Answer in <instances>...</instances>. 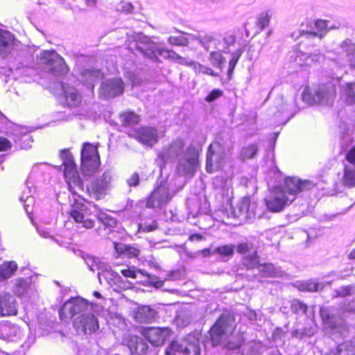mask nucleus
Listing matches in <instances>:
<instances>
[{"mask_svg":"<svg viewBox=\"0 0 355 355\" xmlns=\"http://www.w3.org/2000/svg\"><path fill=\"white\" fill-rule=\"evenodd\" d=\"M258 270L263 276L277 277L283 275L284 272L272 263L257 264Z\"/></svg>","mask_w":355,"mask_h":355,"instance_id":"c9c22d12","label":"nucleus"},{"mask_svg":"<svg viewBox=\"0 0 355 355\" xmlns=\"http://www.w3.org/2000/svg\"><path fill=\"white\" fill-rule=\"evenodd\" d=\"M112 177L110 171H105L94 179L87 187V193L97 200L104 198L112 187Z\"/></svg>","mask_w":355,"mask_h":355,"instance_id":"f8f14e48","label":"nucleus"},{"mask_svg":"<svg viewBox=\"0 0 355 355\" xmlns=\"http://www.w3.org/2000/svg\"><path fill=\"white\" fill-rule=\"evenodd\" d=\"M296 288L300 291L315 292L320 287V284L313 280L297 282Z\"/></svg>","mask_w":355,"mask_h":355,"instance_id":"c03bdc74","label":"nucleus"},{"mask_svg":"<svg viewBox=\"0 0 355 355\" xmlns=\"http://www.w3.org/2000/svg\"><path fill=\"white\" fill-rule=\"evenodd\" d=\"M97 315L93 311H87L76 317L73 322V327L79 334H91L99 329Z\"/></svg>","mask_w":355,"mask_h":355,"instance_id":"4468645a","label":"nucleus"},{"mask_svg":"<svg viewBox=\"0 0 355 355\" xmlns=\"http://www.w3.org/2000/svg\"><path fill=\"white\" fill-rule=\"evenodd\" d=\"M336 97V87L332 83L319 85L318 87H306L302 92V101L308 105L320 104L331 105Z\"/></svg>","mask_w":355,"mask_h":355,"instance_id":"20e7f679","label":"nucleus"},{"mask_svg":"<svg viewBox=\"0 0 355 355\" xmlns=\"http://www.w3.org/2000/svg\"><path fill=\"white\" fill-rule=\"evenodd\" d=\"M256 203L252 202L249 197H244L234 208L232 212V217L241 221H250L256 216Z\"/></svg>","mask_w":355,"mask_h":355,"instance_id":"a211bd4d","label":"nucleus"},{"mask_svg":"<svg viewBox=\"0 0 355 355\" xmlns=\"http://www.w3.org/2000/svg\"><path fill=\"white\" fill-rule=\"evenodd\" d=\"M170 328L146 327L141 330L143 336L153 345H162L170 336Z\"/></svg>","mask_w":355,"mask_h":355,"instance_id":"6ab92c4d","label":"nucleus"},{"mask_svg":"<svg viewBox=\"0 0 355 355\" xmlns=\"http://www.w3.org/2000/svg\"><path fill=\"white\" fill-rule=\"evenodd\" d=\"M129 136L135 137L139 142L152 146L157 141V133L156 129L151 127H143L134 130L128 133Z\"/></svg>","mask_w":355,"mask_h":355,"instance_id":"393cba45","label":"nucleus"},{"mask_svg":"<svg viewBox=\"0 0 355 355\" xmlns=\"http://www.w3.org/2000/svg\"><path fill=\"white\" fill-rule=\"evenodd\" d=\"M168 41L171 44L178 46H186L188 44L187 38L183 35L170 36Z\"/></svg>","mask_w":355,"mask_h":355,"instance_id":"4d7b16f0","label":"nucleus"},{"mask_svg":"<svg viewBox=\"0 0 355 355\" xmlns=\"http://www.w3.org/2000/svg\"><path fill=\"white\" fill-rule=\"evenodd\" d=\"M124 83L121 78H114L102 83L99 94L105 98H113L123 94Z\"/></svg>","mask_w":355,"mask_h":355,"instance_id":"aec40b11","label":"nucleus"},{"mask_svg":"<svg viewBox=\"0 0 355 355\" xmlns=\"http://www.w3.org/2000/svg\"><path fill=\"white\" fill-rule=\"evenodd\" d=\"M184 143L181 139L173 141L162 148L158 154V162L163 164L178 161L177 172L180 175H193L196 169L198 153L196 148L189 147L184 151ZM162 168V163H159Z\"/></svg>","mask_w":355,"mask_h":355,"instance_id":"f03ea898","label":"nucleus"},{"mask_svg":"<svg viewBox=\"0 0 355 355\" xmlns=\"http://www.w3.org/2000/svg\"><path fill=\"white\" fill-rule=\"evenodd\" d=\"M157 315V311L149 306H141L138 307L135 313V319L139 322H150L153 320Z\"/></svg>","mask_w":355,"mask_h":355,"instance_id":"72a5a7b5","label":"nucleus"},{"mask_svg":"<svg viewBox=\"0 0 355 355\" xmlns=\"http://www.w3.org/2000/svg\"><path fill=\"white\" fill-rule=\"evenodd\" d=\"M258 147L257 144H252L243 147L241 150V157L243 159L253 158L257 153Z\"/></svg>","mask_w":355,"mask_h":355,"instance_id":"09e8293b","label":"nucleus"},{"mask_svg":"<svg viewBox=\"0 0 355 355\" xmlns=\"http://www.w3.org/2000/svg\"><path fill=\"white\" fill-rule=\"evenodd\" d=\"M291 310L296 313H306L307 306L302 302L295 300H293L291 304Z\"/></svg>","mask_w":355,"mask_h":355,"instance_id":"13d9d810","label":"nucleus"},{"mask_svg":"<svg viewBox=\"0 0 355 355\" xmlns=\"http://www.w3.org/2000/svg\"><path fill=\"white\" fill-rule=\"evenodd\" d=\"M40 61L46 65V69L59 76L67 72V67L64 60L55 51H44L40 56Z\"/></svg>","mask_w":355,"mask_h":355,"instance_id":"9d476101","label":"nucleus"},{"mask_svg":"<svg viewBox=\"0 0 355 355\" xmlns=\"http://www.w3.org/2000/svg\"><path fill=\"white\" fill-rule=\"evenodd\" d=\"M345 159L347 164L355 165V145L347 152Z\"/></svg>","mask_w":355,"mask_h":355,"instance_id":"680f3d73","label":"nucleus"},{"mask_svg":"<svg viewBox=\"0 0 355 355\" xmlns=\"http://www.w3.org/2000/svg\"><path fill=\"white\" fill-rule=\"evenodd\" d=\"M341 309L343 311L346 312H355V300H353L352 302H349L348 304L344 302Z\"/></svg>","mask_w":355,"mask_h":355,"instance_id":"338daca9","label":"nucleus"},{"mask_svg":"<svg viewBox=\"0 0 355 355\" xmlns=\"http://www.w3.org/2000/svg\"><path fill=\"white\" fill-rule=\"evenodd\" d=\"M320 312L322 320L327 328L339 333L341 336L347 332V327L342 318L336 317L325 309H322Z\"/></svg>","mask_w":355,"mask_h":355,"instance_id":"4be33fe9","label":"nucleus"},{"mask_svg":"<svg viewBox=\"0 0 355 355\" xmlns=\"http://www.w3.org/2000/svg\"><path fill=\"white\" fill-rule=\"evenodd\" d=\"M10 147L11 143L8 139L5 137H0V152L6 151Z\"/></svg>","mask_w":355,"mask_h":355,"instance_id":"0e129e2a","label":"nucleus"},{"mask_svg":"<svg viewBox=\"0 0 355 355\" xmlns=\"http://www.w3.org/2000/svg\"><path fill=\"white\" fill-rule=\"evenodd\" d=\"M139 232H150L157 229L158 225L156 220L144 221L138 225Z\"/></svg>","mask_w":355,"mask_h":355,"instance_id":"3c124183","label":"nucleus"},{"mask_svg":"<svg viewBox=\"0 0 355 355\" xmlns=\"http://www.w3.org/2000/svg\"><path fill=\"white\" fill-rule=\"evenodd\" d=\"M186 65L190 67L196 73H202L203 74H207L211 76H218V74L215 73L211 68L202 65L200 63L193 61L187 60V64Z\"/></svg>","mask_w":355,"mask_h":355,"instance_id":"79ce46f5","label":"nucleus"},{"mask_svg":"<svg viewBox=\"0 0 355 355\" xmlns=\"http://www.w3.org/2000/svg\"><path fill=\"white\" fill-rule=\"evenodd\" d=\"M35 342V337L33 335H28L27 337V340H26L22 345L21 348L23 350H26L29 349V347L32 345V344Z\"/></svg>","mask_w":355,"mask_h":355,"instance_id":"774afa93","label":"nucleus"},{"mask_svg":"<svg viewBox=\"0 0 355 355\" xmlns=\"http://www.w3.org/2000/svg\"><path fill=\"white\" fill-rule=\"evenodd\" d=\"M17 264L14 261H4L0 265V282L12 277L17 270Z\"/></svg>","mask_w":355,"mask_h":355,"instance_id":"f704fd0d","label":"nucleus"},{"mask_svg":"<svg viewBox=\"0 0 355 355\" xmlns=\"http://www.w3.org/2000/svg\"><path fill=\"white\" fill-rule=\"evenodd\" d=\"M18 303L16 298L8 292L0 293V317L16 315Z\"/></svg>","mask_w":355,"mask_h":355,"instance_id":"412c9836","label":"nucleus"},{"mask_svg":"<svg viewBox=\"0 0 355 355\" xmlns=\"http://www.w3.org/2000/svg\"><path fill=\"white\" fill-rule=\"evenodd\" d=\"M138 40L135 43L136 50L146 58L155 61L159 56L165 59H170L180 64H187L186 58L180 56L173 51L160 47L157 44L152 42L148 37L140 35H138Z\"/></svg>","mask_w":355,"mask_h":355,"instance_id":"7ed1b4c3","label":"nucleus"},{"mask_svg":"<svg viewBox=\"0 0 355 355\" xmlns=\"http://www.w3.org/2000/svg\"><path fill=\"white\" fill-rule=\"evenodd\" d=\"M230 150L218 141L210 144L207 154L206 171L212 173L223 168L229 158Z\"/></svg>","mask_w":355,"mask_h":355,"instance_id":"0eeeda50","label":"nucleus"},{"mask_svg":"<svg viewBox=\"0 0 355 355\" xmlns=\"http://www.w3.org/2000/svg\"><path fill=\"white\" fill-rule=\"evenodd\" d=\"M244 341L243 336L240 334L236 338L232 336L226 344L227 348L230 350L236 349L241 346Z\"/></svg>","mask_w":355,"mask_h":355,"instance_id":"5fc2aeb1","label":"nucleus"},{"mask_svg":"<svg viewBox=\"0 0 355 355\" xmlns=\"http://www.w3.org/2000/svg\"><path fill=\"white\" fill-rule=\"evenodd\" d=\"M182 187L175 188L168 180L162 182L153 191L147 200L146 206L148 208L162 207L169 202L175 193Z\"/></svg>","mask_w":355,"mask_h":355,"instance_id":"423d86ee","label":"nucleus"},{"mask_svg":"<svg viewBox=\"0 0 355 355\" xmlns=\"http://www.w3.org/2000/svg\"><path fill=\"white\" fill-rule=\"evenodd\" d=\"M337 355H355V341L348 340L338 345Z\"/></svg>","mask_w":355,"mask_h":355,"instance_id":"a19ab883","label":"nucleus"},{"mask_svg":"<svg viewBox=\"0 0 355 355\" xmlns=\"http://www.w3.org/2000/svg\"><path fill=\"white\" fill-rule=\"evenodd\" d=\"M66 104L71 107L78 106L82 101V96L73 86L62 84Z\"/></svg>","mask_w":355,"mask_h":355,"instance_id":"c756f323","label":"nucleus"},{"mask_svg":"<svg viewBox=\"0 0 355 355\" xmlns=\"http://www.w3.org/2000/svg\"><path fill=\"white\" fill-rule=\"evenodd\" d=\"M25 194L20 196L19 200L23 203L26 214L31 215L34 212L35 197L27 196L25 198Z\"/></svg>","mask_w":355,"mask_h":355,"instance_id":"49530a36","label":"nucleus"},{"mask_svg":"<svg viewBox=\"0 0 355 355\" xmlns=\"http://www.w3.org/2000/svg\"><path fill=\"white\" fill-rule=\"evenodd\" d=\"M323 56L321 54L310 55L304 60L305 65H311L312 62H320Z\"/></svg>","mask_w":355,"mask_h":355,"instance_id":"e2e57ef3","label":"nucleus"},{"mask_svg":"<svg viewBox=\"0 0 355 355\" xmlns=\"http://www.w3.org/2000/svg\"><path fill=\"white\" fill-rule=\"evenodd\" d=\"M116 251L121 254H124L129 258L137 257L140 251L135 246L125 245L122 243H114Z\"/></svg>","mask_w":355,"mask_h":355,"instance_id":"58836bf2","label":"nucleus"},{"mask_svg":"<svg viewBox=\"0 0 355 355\" xmlns=\"http://www.w3.org/2000/svg\"><path fill=\"white\" fill-rule=\"evenodd\" d=\"M199 40L201 45L206 51H209L211 49H217L218 40L211 35H206L203 37H200Z\"/></svg>","mask_w":355,"mask_h":355,"instance_id":"a18cd8bd","label":"nucleus"},{"mask_svg":"<svg viewBox=\"0 0 355 355\" xmlns=\"http://www.w3.org/2000/svg\"><path fill=\"white\" fill-rule=\"evenodd\" d=\"M234 327V320L230 315H222L209 331L213 345H217L226 338Z\"/></svg>","mask_w":355,"mask_h":355,"instance_id":"6e6552de","label":"nucleus"},{"mask_svg":"<svg viewBox=\"0 0 355 355\" xmlns=\"http://www.w3.org/2000/svg\"><path fill=\"white\" fill-rule=\"evenodd\" d=\"M235 246L234 245H224L218 246L214 250L213 253H216L223 257H231L234 254Z\"/></svg>","mask_w":355,"mask_h":355,"instance_id":"8fccbe9b","label":"nucleus"},{"mask_svg":"<svg viewBox=\"0 0 355 355\" xmlns=\"http://www.w3.org/2000/svg\"><path fill=\"white\" fill-rule=\"evenodd\" d=\"M87 311H93L96 315H100L103 311V308L98 304L89 303L83 297H76L69 299L63 304L59 311V315L64 320Z\"/></svg>","mask_w":355,"mask_h":355,"instance_id":"39448f33","label":"nucleus"},{"mask_svg":"<svg viewBox=\"0 0 355 355\" xmlns=\"http://www.w3.org/2000/svg\"><path fill=\"white\" fill-rule=\"evenodd\" d=\"M338 180L345 187H355V165L345 163L343 173L338 174Z\"/></svg>","mask_w":355,"mask_h":355,"instance_id":"7c9ffc66","label":"nucleus"},{"mask_svg":"<svg viewBox=\"0 0 355 355\" xmlns=\"http://www.w3.org/2000/svg\"><path fill=\"white\" fill-rule=\"evenodd\" d=\"M36 279L37 276L35 275L26 278H16L10 282V290L15 295L19 298L30 299L37 294Z\"/></svg>","mask_w":355,"mask_h":355,"instance_id":"1a4fd4ad","label":"nucleus"},{"mask_svg":"<svg viewBox=\"0 0 355 355\" xmlns=\"http://www.w3.org/2000/svg\"><path fill=\"white\" fill-rule=\"evenodd\" d=\"M341 49L343 53H345L347 57L348 64L353 69H355V58H354V52H355V46L352 43V40H345L341 45Z\"/></svg>","mask_w":355,"mask_h":355,"instance_id":"e433bc0d","label":"nucleus"},{"mask_svg":"<svg viewBox=\"0 0 355 355\" xmlns=\"http://www.w3.org/2000/svg\"><path fill=\"white\" fill-rule=\"evenodd\" d=\"M36 230L40 236L45 239H51V240L54 241L58 245L62 246V244L60 243L58 240L55 239L51 234V231L49 227L38 225L36 227Z\"/></svg>","mask_w":355,"mask_h":355,"instance_id":"864d4df0","label":"nucleus"},{"mask_svg":"<svg viewBox=\"0 0 355 355\" xmlns=\"http://www.w3.org/2000/svg\"><path fill=\"white\" fill-rule=\"evenodd\" d=\"M100 163L97 147L90 143L83 144L81 150V168L85 175H89L98 167Z\"/></svg>","mask_w":355,"mask_h":355,"instance_id":"9b49d317","label":"nucleus"},{"mask_svg":"<svg viewBox=\"0 0 355 355\" xmlns=\"http://www.w3.org/2000/svg\"><path fill=\"white\" fill-rule=\"evenodd\" d=\"M120 121L124 127H132L133 130H136L135 126L139 122V116L134 112H128L123 113L119 116Z\"/></svg>","mask_w":355,"mask_h":355,"instance_id":"4c0bfd02","label":"nucleus"},{"mask_svg":"<svg viewBox=\"0 0 355 355\" xmlns=\"http://www.w3.org/2000/svg\"><path fill=\"white\" fill-rule=\"evenodd\" d=\"M237 252L245 254L244 264L250 268H254L259 263V258L255 251L250 252V248L246 243H240L237 247Z\"/></svg>","mask_w":355,"mask_h":355,"instance_id":"473e14b6","label":"nucleus"},{"mask_svg":"<svg viewBox=\"0 0 355 355\" xmlns=\"http://www.w3.org/2000/svg\"><path fill=\"white\" fill-rule=\"evenodd\" d=\"M235 43V37L233 35L226 34L221 40L218 41L217 49L224 53H228L229 48Z\"/></svg>","mask_w":355,"mask_h":355,"instance_id":"37998d69","label":"nucleus"},{"mask_svg":"<svg viewBox=\"0 0 355 355\" xmlns=\"http://www.w3.org/2000/svg\"><path fill=\"white\" fill-rule=\"evenodd\" d=\"M16 45L14 35L9 31L0 29V55L7 56Z\"/></svg>","mask_w":355,"mask_h":355,"instance_id":"bb28decb","label":"nucleus"},{"mask_svg":"<svg viewBox=\"0 0 355 355\" xmlns=\"http://www.w3.org/2000/svg\"><path fill=\"white\" fill-rule=\"evenodd\" d=\"M223 92L219 89H213L205 98V101L207 102L214 101L216 99L221 96Z\"/></svg>","mask_w":355,"mask_h":355,"instance_id":"052dcab7","label":"nucleus"},{"mask_svg":"<svg viewBox=\"0 0 355 355\" xmlns=\"http://www.w3.org/2000/svg\"><path fill=\"white\" fill-rule=\"evenodd\" d=\"M20 327L11 322H6L0 324V337L4 340H15L21 336Z\"/></svg>","mask_w":355,"mask_h":355,"instance_id":"c85d7f7f","label":"nucleus"},{"mask_svg":"<svg viewBox=\"0 0 355 355\" xmlns=\"http://www.w3.org/2000/svg\"><path fill=\"white\" fill-rule=\"evenodd\" d=\"M271 15L268 12H264L260 14L257 19V26L260 28V30H263L266 28L270 21Z\"/></svg>","mask_w":355,"mask_h":355,"instance_id":"6e6d98bb","label":"nucleus"},{"mask_svg":"<svg viewBox=\"0 0 355 355\" xmlns=\"http://www.w3.org/2000/svg\"><path fill=\"white\" fill-rule=\"evenodd\" d=\"M243 49L239 48L232 53L231 60H230L229 62V67L227 71V75L230 78L233 73L234 68L239 60L240 59L241 55L243 54Z\"/></svg>","mask_w":355,"mask_h":355,"instance_id":"de8ad7c7","label":"nucleus"},{"mask_svg":"<svg viewBox=\"0 0 355 355\" xmlns=\"http://www.w3.org/2000/svg\"><path fill=\"white\" fill-rule=\"evenodd\" d=\"M122 343L126 345L132 355H141L148 351V346L144 340L134 335L125 334L123 337Z\"/></svg>","mask_w":355,"mask_h":355,"instance_id":"5701e85b","label":"nucleus"},{"mask_svg":"<svg viewBox=\"0 0 355 355\" xmlns=\"http://www.w3.org/2000/svg\"><path fill=\"white\" fill-rule=\"evenodd\" d=\"M342 96L347 103H355V83H346L343 86Z\"/></svg>","mask_w":355,"mask_h":355,"instance_id":"ea45409f","label":"nucleus"},{"mask_svg":"<svg viewBox=\"0 0 355 355\" xmlns=\"http://www.w3.org/2000/svg\"><path fill=\"white\" fill-rule=\"evenodd\" d=\"M31 130L28 127L17 126L14 129V141L22 149H28L31 147L33 139L29 134Z\"/></svg>","mask_w":355,"mask_h":355,"instance_id":"a878e982","label":"nucleus"},{"mask_svg":"<svg viewBox=\"0 0 355 355\" xmlns=\"http://www.w3.org/2000/svg\"><path fill=\"white\" fill-rule=\"evenodd\" d=\"M316 184L311 180H302L297 177H288L282 187L288 197L294 201L298 193L313 189Z\"/></svg>","mask_w":355,"mask_h":355,"instance_id":"dca6fc26","label":"nucleus"},{"mask_svg":"<svg viewBox=\"0 0 355 355\" xmlns=\"http://www.w3.org/2000/svg\"><path fill=\"white\" fill-rule=\"evenodd\" d=\"M103 77L102 72L98 69H89L83 70L80 75V81L87 87L93 90L94 83Z\"/></svg>","mask_w":355,"mask_h":355,"instance_id":"2f4dec72","label":"nucleus"},{"mask_svg":"<svg viewBox=\"0 0 355 355\" xmlns=\"http://www.w3.org/2000/svg\"><path fill=\"white\" fill-rule=\"evenodd\" d=\"M314 26L317 30L316 31H313L312 28L311 30L300 28L297 31L291 34V37H293L295 40L299 39L301 36H305L307 38L315 36L321 39L329 30L339 28L340 26V23H331L330 21L318 19L314 22Z\"/></svg>","mask_w":355,"mask_h":355,"instance_id":"ddd939ff","label":"nucleus"},{"mask_svg":"<svg viewBox=\"0 0 355 355\" xmlns=\"http://www.w3.org/2000/svg\"><path fill=\"white\" fill-rule=\"evenodd\" d=\"M265 200L267 208L273 212L281 211L286 206L293 202L282 187H274Z\"/></svg>","mask_w":355,"mask_h":355,"instance_id":"2eb2a0df","label":"nucleus"},{"mask_svg":"<svg viewBox=\"0 0 355 355\" xmlns=\"http://www.w3.org/2000/svg\"><path fill=\"white\" fill-rule=\"evenodd\" d=\"M210 62L214 66L222 69L225 62V59L219 52L211 51Z\"/></svg>","mask_w":355,"mask_h":355,"instance_id":"603ef678","label":"nucleus"},{"mask_svg":"<svg viewBox=\"0 0 355 355\" xmlns=\"http://www.w3.org/2000/svg\"><path fill=\"white\" fill-rule=\"evenodd\" d=\"M46 165L45 164H35L32 170L26 181L25 187L23 189L21 194H25V198L27 196H34L36 193V187L35 185V182L36 179L40 178L41 175L44 172V168H45Z\"/></svg>","mask_w":355,"mask_h":355,"instance_id":"b1692460","label":"nucleus"},{"mask_svg":"<svg viewBox=\"0 0 355 355\" xmlns=\"http://www.w3.org/2000/svg\"><path fill=\"white\" fill-rule=\"evenodd\" d=\"M337 294L340 296L355 294V284L339 288L337 291Z\"/></svg>","mask_w":355,"mask_h":355,"instance_id":"bf43d9fd","label":"nucleus"},{"mask_svg":"<svg viewBox=\"0 0 355 355\" xmlns=\"http://www.w3.org/2000/svg\"><path fill=\"white\" fill-rule=\"evenodd\" d=\"M127 182L130 187H135L138 185L139 182V175L136 173H133Z\"/></svg>","mask_w":355,"mask_h":355,"instance_id":"69168bd1","label":"nucleus"},{"mask_svg":"<svg viewBox=\"0 0 355 355\" xmlns=\"http://www.w3.org/2000/svg\"><path fill=\"white\" fill-rule=\"evenodd\" d=\"M62 160L63 174L68 189L71 193L77 195L79 199L75 198L71 205L70 217L77 223L82 225L85 229H91L95 225V221L89 218L91 215L96 216L99 220L107 224V216L102 213L95 205L89 204L87 206L80 198V193L85 192L82 180L77 170L72 154L67 150H64L60 154ZM109 225L115 223L112 218L110 219Z\"/></svg>","mask_w":355,"mask_h":355,"instance_id":"f257e3e1","label":"nucleus"},{"mask_svg":"<svg viewBox=\"0 0 355 355\" xmlns=\"http://www.w3.org/2000/svg\"><path fill=\"white\" fill-rule=\"evenodd\" d=\"M85 263L88 266L89 269L93 272H98V280L102 284V279L104 278L105 280L107 279L105 272L107 270V266L102 263L100 259L94 256L87 254L83 257Z\"/></svg>","mask_w":355,"mask_h":355,"instance_id":"cd10ccee","label":"nucleus"},{"mask_svg":"<svg viewBox=\"0 0 355 355\" xmlns=\"http://www.w3.org/2000/svg\"><path fill=\"white\" fill-rule=\"evenodd\" d=\"M187 339L189 341L184 343L173 341L166 350V355H175V352H182L184 355H200L198 340L194 336H189Z\"/></svg>","mask_w":355,"mask_h":355,"instance_id":"f3484780","label":"nucleus"}]
</instances>
